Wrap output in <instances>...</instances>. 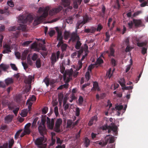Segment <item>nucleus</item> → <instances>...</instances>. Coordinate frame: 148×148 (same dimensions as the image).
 I'll use <instances>...</instances> for the list:
<instances>
[{
    "label": "nucleus",
    "mask_w": 148,
    "mask_h": 148,
    "mask_svg": "<svg viewBox=\"0 0 148 148\" xmlns=\"http://www.w3.org/2000/svg\"><path fill=\"white\" fill-rule=\"evenodd\" d=\"M69 71H71L72 72V74L71 75L70 77V78H71V80L72 79V76L75 78H76L77 77V75L78 74L79 72H77L76 71H74L72 69H71L70 70H66L65 71V73L64 74L65 75H66L67 77H68L69 78L68 75L67 74V73Z\"/></svg>",
    "instance_id": "obj_6"
},
{
    "label": "nucleus",
    "mask_w": 148,
    "mask_h": 148,
    "mask_svg": "<svg viewBox=\"0 0 148 148\" xmlns=\"http://www.w3.org/2000/svg\"><path fill=\"white\" fill-rule=\"evenodd\" d=\"M8 66L6 65L1 64L0 65V67L3 70L5 71L8 69Z\"/></svg>",
    "instance_id": "obj_46"
},
{
    "label": "nucleus",
    "mask_w": 148,
    "mask_h": 148,
    "mask_svg": "<svg viewBox=\"0 0 148 148\" xmlns=\"http://www.w3.org/2000/svg\"><path fill=\"white\" fill-rule=\"evenodd\" d=\"M30 130L29 129H26L25 128V129L24 130V132L26 134H29L30 133Z\"/></svg>",
    "instance_id": "obj_61"
},
{
    "label": "nucleus",
    "mask_w": 148,
    "mask_h": 148,
    "mask_svg": "<svg viewBox=\"0 0 148 148\" xmlns=\"http://www.w3.org/2000/svg\"><path fill=\"white\" fill-rule=\"evenodd\" d=\"M83 20L82 21L84 24L86 23L89 22L92 18L90 16H89L87 14H85L83 16Z\"/></svg>",
    "instance_id": "obj_12"
},
{
    "label": "nucleus",
    "mask_w": 148,
    "mask_h": 148,
    "mask_svg": "<svg viewBox=\"0 0 148 148\" xmlns=\"http://www.w3.org/2000/svg\"><path fill=\"white\" fill-rule=\"evenodd\" d=\"M67 45L66 44H62L61 47V49L62 52L65 51L66 49Z\"/></svg>",
    "instance_id": "obj_45"
},
{
    "label": "nucleus",
    "mask_w": 148,
    "mask_h": 148,
    "mask_svg": "<svg viewBox=\"0 0 148 148\" xmlns=\"http://www.w3.org/2000/svg\"><path fill=\"white\" fill-rule=\"evenodd\" d=\"M110 62L112 65L114 66H116L117 65L116 61L114 58H111Z\"/></svg>",
    "instance_id": "obj_39"
},
{
    "label": "nucleus",
    "mask_w": 148,
    "mask_h": 148,
    "mask_svg": "<svg viewBox=\"0 0 148 148\" xmlns=\"http://www.w3.org/2000/svg\"><path fill=\"white\" fill-rule=\"evenodd\" d=\"M38 56L37 54L36 53H34L32 57V59L33 61H35L37 59Z\"/></svg>",
    "instance_id": "obj_48"
},
{
    "label": "nucleus",
    "mask_w": 148,
    "mask_h": 148,
    "mask_svg": "<svg viewBox=\"0 0 148 148\" xmlns=\"http://www.w3.org/2000/svg\"><path fill=\"white\" fill-rule=\"evenodd\" d=\"M48 108L47 107H44L42 109V112L43 114H45L47 112Z\"/></svg>",
    "instance_id": "obj_54"
},
{
    "label": "nucleus",
    "mask_w": 148,
    "mask_h": 148,
    "mask_svg": "<svg viewBox=\"0 0 148 148\" xmlns=\"http://www.w3.org/2000/svg\"><path fill=\"white\" fill-rule=\"evenodd\" d=\"M38 119V118H36L34 119L32 125V127L34 128L35 127L36 123Z\"/></svg>",
    "instance_id": "obj_56"
},
{
    "label": "nucleus",
    "mask_w": 148,
    "mask_h": 148,
    "mask_svg": "<svg viewBox=\"0 0 148 148\" xmlns=\"http://www.w3.org/2000/svg\"><path fill=\"white\" fill-rule=\"evenodd\" d=\"M85 46L86 48H85V54L82 56V59H81V60H81L82 62L83 60H84L85 59V57L87 55L88 53V46L87 45H85Z\"/></svg>",
    "instance_id": "obj_25"
},
{
    "label": "nucleus",
    "mask_w": 148,
    "mask_h": 148,
    "mask_svg": "<svg viewBox=\"0 0 148 148\" xmlns=\"http://www.w3.org/2000/svg\"><path fill=\"white\" fill-rule=\"evenodd\" d=\"M78 66L76 68V70L78 71L82 67L83 64L81 60H79L78 63Z\"/></svg>",
    "instance_id": "obj_30"
},
{
    "label": "nucleus",
    "mask_w": 148,
    "mask_h": 148,
    "mask_svg": "<svg viewBox=\"0 0 148 148\" xmlns=\"http://www.w3.org/2000/svg\"><path fill=\"white\" fill-rule=\"evenodd\" d=\"M55 29L58 33L57 40L59 41H63L62 40L63 37L62 36V29L58 27H56Z\"/></svg>",
    "instance_id": "obj_8"
},
{
    "label": "nucleus",
    "mask_w": 148,
    "mask_h": 148,
    "mask_svg": "<svg viewBox=\"0 0 148 148\" xmlns=\"http://www.w3.org/2000/svg\"><path fill=\"white\" fill-rule=\"evenodd\" d=\"M62 7L59 6L57 8L53 9L51 11V14L53 15L59 12L62 9Z\"/></svg>",
    "instance_id": "obj_17"
},
{
    "label": "nucleus",
    "mask_w": 148,
    "mask_h": 148,
    "mask_svg": "<svg viewBox=\"0 0 148 148\" xmlns=\"http://www.w3.org/2000/svg\"><path fill=\"white\" fill-rule=\"evenodd\" d=\"M147 44V42H138L137 43V45L139 47H142L143 46L146 45Z\"/></svg>",
    "instance_id": "obj_51"
},
{
    "label": "nucleus",
    "mask_w": 148,
    "mask_h": 148,
    "mask_svg": "<svg viewBox=\"0 0 148 148\" xmlns=\"http://www.w3.org/2000/svg\"><path fill=\"white\" fill-rule=\"evenodd\" d=\"M80 113V110L78 107L76 108L75 111V115L76 116H78L79 115Z\"/></svg>",
    "instance_id": "obj_60"
},
{
    "label": "nucleus",
    "mask_w": 148,
    "mask_h": 148,
    "mask_svg": "<svg viewBox=\"0 0 148 148\" xmlns=\"http://www.w3.org/2000/svg\"><path fill=\"white\" fill-rule=\"evenodd\" d=\"M84 24L82 20L78 21L76 24V32H77V29L81 28Z\"/></svg>",
    "instance_id": "obj_19"
},
{
    "label": "nucleus",
    "mask_w": 148,
    "mask_h": 148,
    "mask_svg": "<svg viewBox=\"0 0 148 148\" xmlns=\"http://www.w3.org/2000/svg\"><path fill=\"white\" fill-rule=\"evenodd\" d=\"M22 131V130H18L15 134L14 136V138L15 139H17L18 138L21 132Z\"/></svg>",
    "instance_id": "obj_49"
},
{
    "label": "nucleus",
    "mask_w": 148,
    "mask_h": 148,
    "mask_svg": "<svg viewBox=\"0 0 148 148\" xmlns=\"http://www.w3.org/2000/svg\"><path fill=\"white\" fill-rule=\"evenodd\" d=\"M68 75L69 78L67 77L66 75L64 74L63 75V80L64 82H65V84L62 85L63 86L64 88H67L69 87L68 83L71 80V78H70V76L71 75L72 72L71 71H69L67 73Z\"/></svg>",
    "instance_id": "obj_5"
},
{
    "label": "nucleus",
    "mask_w": 148,
    "mask_h": 148,
    "mask_svg": "<svg viewBox=\"0 0 148 148\" xmlns=\"http://www.w3.org/2000/svg\"><path fill=\"white\" fill-rule=\"evenodd\" d=\"M133 24H134L133 20L127 23L128 27L129 29H132L133 27Z\"/></svg>",
    "instance_id": "obj_44"
},
{
    "label": "nucleus",
    "mask_w": 148,
    "mask_h": 148,
    "mask_svg": "<svg viewBox=\"0 0 148 148\" xmlns=\"http://www.w3.org/2000/svg\"><path fill=\"white\" fill-rule=\"evenodd\" d=\"M109 57L110 58L111 56L114 57L115 50L114 49L109 48Z\"/></svg>",
    "instance_id": "obj_27"
},
{
    "label": "nucleus",
    "mask_w": 148,
    "mask_h": 148,
    "mask_svg": "<svg viewBox=\"0 0 148 148\" xmlns=\"http://www.w3.org/2000/svg\"><path fill=\"white\" fill-rule=\"evenodd\" d=\"M117 128V127L116 125H112L110 126L109 129L108 131V133H110L112 131L113 132V134L116 135L118 133Z\"/></svg>",
    "instance_id": "obj_9"
},
{
    "label": "nucleus",
    "mask_w": 148,
    "mask_h": 148,
    "mask_svg": "<svg viewBox=\"0 0 148 148\" xmlns=\"http://www.w3.org/2000/svg\"><path fill=\"white\" fill-rule=\"evenodd\" d=\"M60 71L62 73L64 74L65 73H64L65 68L63 65L60 66Z\"/></svg>",
    "instance_id": "obj_58"
},
{
    "label": "nucleus",
    "mask_w": 148,
    "mask_h": 148,
    "mask_svg": "<svg viewBox=\"0 0 148 148\" xmlns=\"http://www.w3.org/2000/svg\"><path fill=\"white\" fill-rule=\"evenodd\" d=\"M118 82L122 87L125 86V82L124 78H121L120 80L118 81Z\"/></svg>",
    "instance_id": "obj_28"
},
{
    "label": "nucleus",
    "mask_w": 148,
    "mask_h": 148,
    "mask_svg": "<svg viewBox=\"0 0 148 148\" xmlns=\"http://www.w3.org/2000/svg\"><path fill=\"white\" fill-rule=\"evenodd\" d=\"M73 122L72 120L68 119L67 120L66 128H69L73 126Z\"/></svg>",
    "instance_id": "obj_26"
},
{
    "label": "nucleus",
    "mask_w": 148,
    "mask_h": 148,
    "mask_svg": "<svg viewBox=\"0 0 148 148\" xmlns=\"http://www.w3.org/2000/svg\"><path fill=\"white\" fill-rule=\"evenodd\" d=\"M64 40H67L68 38H69L70 35V33L69 32L67 31H65L64 33Z\"/></svg>",
    "instance_id": "obj_33"
},
{
    "label": "nucleus",
    "mask_w": 148,
    "mask_h": 148,
    "mask_svg": "<svg viewBox=\"0 0 148 148\" xmlns=\"http://www.w3.org/2000/svg\"><path fill=\"white\" fill-rule=\"evenodd\" d=\"M26 18L27 22V21L31 22L33 20V17L32 15L30 14L28 15L27 16H26Z\"/></svg>",
    "instance_id": "obj_23"
},
{
    "label": "nucleus",
    "mask_w": 148,
    "mask_h": 148,
    "mask_svg": "<svg viewBox=\"0 0 148 148\" xmlns=\"http://www.w3.org/2000/svg\"><path fill=\"white\" fill-rule=\"evenodd\" d=\"M59 59H57V58L56 57V53H53L51 56V63L52 64H55Z\"/></svg>",
    "instance_id": "obj_18"
},
{
    "label": "nucleus",
    "mask_w": 148,
    "mask_h": 148,
    "mask_svg": "<svg viewBox=\"0 0 148 148\" xmlns=\"http://www.w3.org/2000/svg\"><path fill=\"white\" fill-rule=\"evenodd\" d=\"M32 78H29L25 79V83L30 85L32 83Z\"/></svg>",
    "instance_id": "obj_50"
},
{
    "label": "nucleus",
    "mask_w": 148,
    "mask_h": 148,
    "mask_svg": "<svg viewBox=\"0 0 148 148\" xmlns=\"http://www.w3.org/2000/svg\"><path fill=\"white\" fill-rule=\"evenodd\" d=\"M96 31V27H92L90 28L85 29L84 31L86 33H90L93 34Z\"/></svg>",
    "instance_id": "obj_16"
},
{
    "label": "nucleus",
    "mask_w": 148,
    "mask_h": 148,
    "mask_svg": "<svg viewBox=\"0 0 148 148\" xmlns=\"http://www.w3.org/2000/svg\"><path fill=\"white\" fill-rule=\"evenodd\" d=\"M92 90L94 91H96L97 90L98 91L100 90V89L99 87L98 83L97 82H93V87Z\"/></svg>",
    "instance_id": "obj_20"
},
{
    "label": "nucleus",
    "mask_w": 148,
    "mask_h": 148,
    "mask_svg": "<svg viewBox=\"0 0 148 148\" xmlns=\"http://www.w3.org/2000/svg\"><path fill=\"white\" fill-rule=\"evenodd\" d=\"M36 65L37 68H40L41 66V60L39 58L37 59L36 62Z\"/></svg>",
    "instance_id": "obj_35"
},
{
    "label": "nucleus",
    "mask_w": 148,
    "mask_h": 148,
    "mask_svg": "<svg viewBox=\"0 0 148 148\" xmlns=\"http://www.w3.org/2000/svg\"><path fill=\"white\" fill-rule=\"evenodd\" d=\"M32 42V41L30 40L25 41L22 44V45L23 47H27Z\"/></svg>",
    "instance_id": "obj_47"
},
{
    "label": "nucleus",
    "mask_w": 148,
    "mask_h": 148,
    "mask_svg": "<svg viewBox=\"0 0 148 148\" xmlns=\"http://www.w3.org/2000/svg\"><path fill=\"white\" fill-rule=\"evenodd\" d=\"M29 52V51L27 50H24L22 53V57L23 60H25L26 58L27 55Z\"/></svg>",
    "instance_id": "obj_32"
},
{
    "label": "nucleus",
    "mask_w": 148,
    "mask_h": 148,
    "mask_svg": "<svg viewBox=\"0 0 148 148\" xmlns=\"http://www.w3.org/2000/svg\"><path fill=\"white\" fill-rule=\"evenodd\" d=\"M5 82L6 85L8 86L9 84L13 83V80L12 78H8L5 80Z\"/></svg>",
    "instance_id": "obj_24"
},
{
    "label": "nucleus",
    "mask_w": 148,
    "mask_h": 148,
    "mask_svg": "<svg viewBox=\"0 0 148 148\" xmlns=\"http://www.w3.org/2000/svg\"><path fill=\"white\" fill-rule=\"evenodd\" d=\"M12 68L14 71H17L18 69L16 66V65L13 64H10Z\"/></svg>",
    "instance_id": "obj_62"
},
{
    "label": "nucleus",
    "mask_w": 148,
    "mask_h": 148,
    "mask_svg": "<svg viewBox=\"0 0 148 148\" xmlns=\"http://www.w3.org/2000/svg\"><path fill=\"white\" fill-rule=\"evenodd\" d=\"M102 28L103 27L100 24H99L97 25V29H96V30L97 31L100 32L101 29H102Z\"/></svg>",
    "instance_id": "obj_53"
},
{
    "label": "nucleus",
    "mask_w": 148,
    "mask_h": 148,
    "mask_svg": "<svg viewBox=\"0 0 148 148\" xmlns=\"http://www.w3.org/2000/svg\"><path fill=\"white\" fill-rule=\"evenodd\" d=\"M105 35L106 36V38L105 41L106 42H108L109 41L110 37V36L109 35L108 31L106 32Z\"/></svg>",
    "instance_id": "obj_42"
},
{
    "label": "nucleus",
    "mask_w": 148,
    "mask_h": 148,
    "mask_svg": "<svg viewBox=\"0 0 148 148\" xmlns=\"http://www.w3.org/2000/svg\"><path fill=\"white\" fill-rule=\"evenodd\" d=\"M43 82L45 84L47 87H48L49 84H52L54 82H52L51 81L50 82L49 79L47 77H46L43 80Z\"/></svg>",
    "instance_id": "obj_22"
},
{
    "label": "nucleus",
    "mask_w": 148,
    "mask_h": 148,
    "mask_svg": "<svg viewBox=\"0 0 148 148\" xmlns=\"http://www.w3.org/2000/svg\"><path fill=\"white\" fill-rule=\"evenodd\" d=\"M133 21L134 26L136 27H140L142 25V22L140 19H133Z\"/></svg>",
    "instance_id": "obj_13"
},
{
    "label": "nucleus",
    "mask_w": 148,
    "mask_h": 148,
    "mask_svg": "<svg viewBox=\"0 0 148 148\" xmlns=\"http://www.w3.org/2000/svg\"><path fill=\"white\" fill-rule=\"evenodd\" d=\"M62 119L59 118L57 119L55 123L54 129L55 131L59 132L60 131V125L62 123Z\"/></svg>",
    "instance_id": "obj_7"
},
{
    "label": "nucleus",
    "mask_w": 148,
    "mask_h": 148,
    "mask_svg": "<svg viewBox=\"0 0 148 148\" xmlns=\"http://www.w3.org/2000/svg\"><path fill=\"white\" fill-rule=\"evenodd\" d=\"M62 5L64 8L68 7L67 8V9H69L70 10L72 9V7L69 6L70 4L71 0H62Z\"/></svg>",
    "instance_id": "obj_10"
},
{
    "label": "nucleus",
    "mask_w": 148,
    "mask_h": 148,
    "mask_svg": "<svg viewBox=\"0 0 148 148\" xmlns=\"http://www.w3.org/2000/svg\"><path fill=\"white\" fill-rule=\"evenodd\" d=\"M18 22L19 23H26L27 20L26 18V15L24 14L20 15L18 17Z\"/></svg>",
    "instance_id": "obj_11"
},
{
    "label": "nucleus",
    "mask_w": 148,
    "mask_h": 148,
    "mask_svg": "<svg viewBox=\"0 0 148 148\" xmlns=\"http://www.w3.org/2000/svg\"><path fill=\"white\" fill-rule=\"evenodd\" d=\"M85 77L88 81L90 79V73L89 71H87L86 73L85 74Z\"/></svg>",
    "instance_id": "obj_63"
},
{
    "label": "nucleus",
    "mask_w": 148,
    "mask_h": 148,
    "mask_svg": "<svg viewBox=\"0 0 148 148\" xmlns=\"http://www.w3.org/2000/svg\"><path fill=\"white\" fill-rule=\"evenodd\" d=\"M26 25H25L19 24L18 27L13 26L9 27L8 30L10 31H14L17 29L18 30H22L23 31L25 30Z\"/></svg>",
    "instance_id": "obj_4"
},
{
    "label": "nucleus",
    "mask_w": 148,
    "mask_h": 148,
    "mask_svg": "<svg viewBox=\"0 0 148 148\" xmlns=\"http://www.w3.org/2000/svg\"><path fill=\"white\" fill-rule=\"evenodd\" d=\"M98 120V117L97 115H95L92 117L88 124L89 126H92L94 122H96Z\"/></svg>",
    "instance_id": "obj_15"
},
{
    "label": "nucleus",
    "mask_w": 148,
    "mask_h": 148,
    "mask_svg": "<svg viewBox=\"0 0 148 148\" xmlns=\"http://www.w3.org/2000/svg\"><path fill=\"white\" fill-rule=\"evenodd\" d=\"M15 55L16 57L18 59H20L21 58V53L19 52H15Z\"/></svg>",
    "instance_id": "obj_64"
},
{
    "label": "nucleus",
    "mask_w": 148,
    "mask_h": 148,
    "mask_svg": "<svg viewBox=\"0 0 148 148\" xmlns=\"http://www.w3.org/2000/svg\"><path fill=\"white\" fill-rule=\"evenodd\" d=\"M13 117V115H8L5 117V120L6 123H9L12 121Z\"/></svg>",
    "instance_id": "obj_21"
},
{
    "label": "nucleus",
    "mask_w": 148,
    "mask_h": 148,
    "mask_svg": "<svg viewBox=\"0 0 148 148\" xmlns=\"http://www.w3.org/2000/svg\"><path fill=\"white\" fill-rule=\"evenodd\" d=\"M38 11L40 13L42 12H43V13L41 16H37L36 19L34 20V25H37L40 23L48 15V10L46 8L43 10L42 8L40 7L39 8Z\"/></svg>",
    "instance_id": "obj_2"
},
{
    "label": "nucleus",
    "mask_w": 148,
    "mask_h": 148,
    "mask_svg": "<svg viewBox=\"0 0 148 148\" xmlns=\"http://www.w3.org/2000/svg\"><path fill=\"white\" fill-rule=\"evenodd\" d=\"M27 62L28 64L30 65H32L33 64L32 62L30 59L29 56L27 58Z\"/></svg>",
    "instance_id": "obj_55"
},
{
    "label": "nucleus",
    "mask_w": 148,
    "mask_h": 148,
    "mask_svg": "<svg viewBox=\"0 0 148 148\" xmlns=\"http://www.w3.org/2000/svg\"><path fill=\"white\" fill-rule=\"evenodd\" d=\"M133 87L132 86H123L122 87V89L123 90H130L133 89Z\"/></svg>",
    "instance_id": "obj_41"
},
{
    "label": "nucleus",
    "mask_w": 148,
    "mask_h": 148,
    "mask_svg": "<svg viewBox=\"0 0 148 148\" xmlns=\"http://www.w3.org/2000/svg\"><path fill=\"white\" fill-rule=\"evenodd\" d=\"M56 142V139L53 136L51 137V142L49 145L50 146H52Z\"/></svg>",
    "instance_id": "obj_52"
},
{
    "label": "nucleus",
    "mask_w": 148,
    "mask_h": 148,
    "mask_svg": "<svg viewBox=\"0 0 148 148\" xmlns=\"http://www.w3.org/2000/svg\"><path fill=\"white\" fill-rule=\"evenodd\" d=\"M84 144H85V146L86 147H87L90 145V140L88 138L86 137L85 138Z\"/></svg>",
    "instance_id": "obj_31"
},
{
    "label": "nucleus",
    "mask_w": 148,
    "mask_h": 148,
    "mask_svg": "<svg viewBox=\"0 0 148 148\" xmlns=\"http://www.w3.org/2000/svg\"><path fill=\"white\" fill-rule=\"evenodd\" d=\"M3 47L5 48V49L8 52H11V51L10 50V45L7 44H5L4 45Z\"/></svg>",
    "instance_id": "obj_43"
},
{
    "label": "nucleus",
    "mask_w": 148,
    "mask_h": 148,
    "mask_svg": "<svg viewBox=\"0 0 148 148\" xmlns=\"http://www.w3.org/2000/svg\"><path fill=\"white\" fill-rule=\"evenodd\" d=\"M123 108L122 105H117L115 107V108L116 110H120L122 109Z\"/></svg>",
    "instance_id": "obj_57"
},
{
    "label": "nucleus",
    "mask_w": 148,
    "mask_h": 148,
    "mask_svg": "<svg viewBox=\"0 0 148 148\" xmlns=\"http://www.w3.org/2000/svg\"><path fill=\"white\" fill-rule=\"evenodd\" d=\"M44 135L42 137L36 139L35 144L38 148H46L47 145V139L45 138Z\"/></svg>",
    "instance_id": "obj_3"
},
{
    "label": "nucleus",
    "mask_w": 148,
    "mask_h": 148,
    "mask_svg": "<svg viewBox=\"0 0 148 148\" xmlns=\"http://www.w3.org/2000/svg\"><path fill=\"white\" fill-rule=\"evenodd\" d=\"M14 143V141L13 138L10 139L9 141L8 147L9 148H12Z\"/></svg>",
    "instance_id": "obj_34"
},
{
    "label": "nucleus",
    "mask_w": 148,
    "mask_h": 148,
    "mask_svg": "<svg viewBox=\"0 0 148 148\" xmlns=\"http://www.w3.org/2000/svg\"><path fill=\"white\" fill-rule=\"evenodd\" d=\"M106 8L104 6H103L102 8L101 11L102 13L101 14V16L102 17H104L105 14Z\"/></svg>",
    "instance_id": "obj_40"
},
{
    "label": "nucleus",
    "mask_w": 148,
    "mask_h": 148,
    "mask_svg": "<svg viewBox=\"0 0 148 148\" xmlns=\"http://www.w3.org/2000/svg\"><path fill=\"white\" fill-rule=\"evenodd\" d=\"M22 98L21 94H19L16 95L15 99L17 102H19L21 101V99Z\"/></svg>",
    "instance_id": "obj_37"
},
{
    "label": "nucleus",
    "mask_w": 148,
    "mask_h": 148,
    "mask_svg": "<svg viewBox=\"0 0 148 148\" xmlns=\"http://www.w3.org/2000/svg\"><path fill=\"white\" fill-rule=\"evenodd\" d=\"M73 18L72 17L70 16L66 20V22L68 24H72L73 23Z\"/></svg>",
    "instance_id": "obj_38"
},
{
    "label": "nucleus",
    "mask_w": 148,
    "mask_h": 148,
    "mask_svg": "<svg viewBox=\"0 0 148 148\" xmlns=\"http://www.w3.org/2000/svg\"><path fill=\"white\" fill-rule=\"evenodd\" d=\"M55 119H50L46 115L43 116L41 118V121L38 127L39 132L41 135H45L47 132L45 123L47 122V126L49 129L52 130L53 129L55 122Z\"/></svg>",
    "instance_id": "obj_1"
},
{
    "label": "nucleus",
    "mask_w": 148,
    "mask_h": 148,
    "mask_svg": "<svg viewBox=\"0 0 148 148\" xmlns=\"http://www.w3.org/2000/svg\"><path fill=\"white\" fill-rule=\"evenodd\" d=\"M82 44L79 40L77 41L75 45V49L77 50L79 49L81 47Z\"/></svg>",
    "instance_id": "obj_29"
},
{
    "label": "nucleus",
    "mask_w": 148,
    "mask_h": 148,
    "mask_svg": "<svg viewBox=\"0 0 148 148\" xmlns=\"http://www.w3.org/2000/svg\"><path fill=\"white\" fill-rule=\"evenodd\" d=\"M77 32H76L72 33L71 39L73 42L75 41V40L78 41L80 40V38L79 36L77 35Z\"/></svg>",
    "instance_id": "obj_14"
},
{
    "label": "nucleus",
    "mask_w": 148,
    "mask_h": 148,
    "mask_svg": "<svg viewBox=\"0 0 148 148\" xmlns=\"http://www.w3.org/2000/svg\"><path fill=\"white\" fill-rule=\"evenodd\" d=\"M103 61L102 59L100 58H99L97 59V61L95 64V65H99L103 63Z\"/></svg>",
    "instance_id": "obj_36"
},
{
    "label": "nucleus",
    "mask_w": 148,
    "mask_h": 148,
    "mask_svg": "<svg viewBox=\"0 0 148 148\" xmlns=\"http://www.w3.org/2000/svg\"><path fill=\"white\" fill-rule=\"evenodd\" d=\"M114 141V138L113 136H111L109 138V142L110 143H113Z\"/></svg>",
    "instance_id": "obj_59"
}]
</instances>
